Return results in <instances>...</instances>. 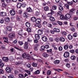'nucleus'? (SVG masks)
I'll return each mask as SVG.
<instances>
[{
	"label": "nucleus",
	"instance_id": "393cba45",
	"mask_svg": "<svg viewBox=\"0 0 78 78\" xmlns=\"http://www.w3.org/2000/svg\"><path fill=\"white\" fill-rule=\"evenodd\" d=\"M42 24L43 25V26H44V27H45V26H47V22L46 21H44L43 22Z\"/></svg>",
	"mask_w": 78,
	"mask_h": 78
},
{
	"label": "nucleus",
	"instance_id": "3c124183",
	"mask_svg": "<svg viewBox=\"0 0 78 78\" xmlns=\"http://www.w3.org/2000/svg\"><path fill=\"white\" fill-rule=\"evenodd\" d=\"M58 50L59 51H62V47L61 46H60L58 48Z\"/></svg>",
	"mask_w": 78,
	"mask_h": 78
},
{
	"label": "nucleus",
	"instance_id": "58836bf2",
	"mask_svg": "<svg viewBox=\"0 0 78 78\" xmlns=\"http://www.w3.org/2000/svg\"><path fill=\"white\" fill-rule=\"evenodd\" d=\"M58 8H59V9L60 11H63V7H62L61 6H60Z\"/></svg>",
	"mask_w": 78,
	"mask_h": 78
},
{
	"label": "nucleus",
	"instance_id": "a878e982",
	"mask_svg": "<svg viewBox=\"0 0 78 78\" xmlns=\"http://www.w3.org/2000/svg\"><path fill=\"white\" fill-rule=\"evenodd\" d=\"M27 54L25 53H23L22 54V57H23V58H27Z\"/></svg>",
	"mask_w": 78,
	"mask_h": 78
},
{
	"label": "nucleus",
	"instance_id": "412c9836",
	"mask_svg": "<svg viewBox=\"0 0 78 78\" xmlns=\"http://www.w3.org/2000/svg\"><path fill=\"white\" fill-rule=\"evenodd\" d=\"M22 6V4L20 3H18L17 4V7L18 8H20Z\"/></svg>",
	"mask_w": 78,
	"mask_h": 78
},
{
	"label": "nucleus",
	"instance_id": "4c0bfd02",
	"mask_svg": "<svg viewBox=\"0 0 78 78\" xmlns=\"http://www.w3.org/2000/svg\"><path fill=\"white\" fill-rule=\"evenodd\" d=\"M18 44H19V45L21 46L23 44V43L22 41H19L18 42Z\"/></svg>",
	"mask_w": 78,
	"mask_h": 78
},
{
	"label": "nucleus",
	"instance_id": "2f4dec72",
	"mask_svg": "<svg viewBox=\"0 0 78 78\" xmlns=\"http://www.w3.org/2000/svg\"><path fill=\"white\" fill-rule=\"evenodd\" d=\"M35 26L36 27H38V28H41V24H39V23H37V24H35Z\"/></svg>",
	"mask_w": 78,
	"mask_h": 78
},
{
	"label": "nucleus",
	"instance_id": "72a5a7b5",
	"mask_svg": "<svg viewBox=\"0 0 78 78\" xmlns=\"http://www.w3.org/2000/svg\"><path fill=\"white\" fill-rule=\"evenodd\" d=\"M53 10H56L57 9V6L56 5H53L52 7Z\"/></svg>",
	"mask_w": 78,
	"mask_h": 78
},
{
	"label": "nucleus",
	"instance_id": "f257e3e1",
	"mask_svg": "<svg viewBox=\"0 0 78 78\" xmlns=\"http://www.w3.org/2000/svg\"><path fill=\"white\" fill-rule=\"evenodd\" d=\"M8 37H9L11 39H12V38H14L16 37V35L14 33H11L8 35Z\"/></svg>",
	"mask_w": 78,
	"mask_h": 78
},
{
	"label": "nucleus",
	"instance_id": "f03ea898",
	"mask_svg": "<svg viewBox=\"0 0 78 78\" xmlns=\"http://www.w3.org/2000/svg\"><path fill=\"white\" fill-rule=\"evenodd\" d=\"M28 42H25L24 44V45L23 46L24 48V49H27L28 48Z\"/></svg>",
	"mask_w": 78,
	"mask_h": 78
},
{
	"label": "nucleus",
	"instance_id": "0e129e2a",
	"mask_svg": "<svg viewBox=\"0 0 78 78\" xmlns=\"http://www.w3.org/2000/svg\"><path fill=\"white\" fill-rule=\"evenodd\" d=\"M16 19L18 21H20V17L19 16H17L16 17Z\"/></svg>",
	"mask_w": 78,
	"mask_h": 78
},
{
	"label": "nucleus",
	"instance_id": "5701e85b",
	"mask_svg": "<svg viewBox=\"0 0 78 78\" xmlns=\"http://www.w3.org/2000/svg\"><path fill=\"white\" fill-rule=\"evenodd\" d=\"M31 20L32 22H34L36 21V17H33L31 18Z\"/></svg>",
	"mask_w": 78,
	"mask_h": 78
},
{
	"label": "nucleus",
	"instance_id": "c85d7f7f",
	"mask_svg": "<svg viewBox=\"0 0 78 78\" xmlns=\"http://www.w3.org/2000/svg\"><path fill=\"white\" fill-rule=\"evenodd\" d=\"M34 73L35 75H37V74H39L40 73V71L39 70H37L34 72Z\"/></svg>",
	"mask_w": 78,
	"mask_h": 78
},
{
	"label": "nucleus",
	"instance_id": "2eb2a0df",
	"mask_svg": "<svg viewBox=\"0 0 78 78\" xmlns=\"http://www.w3.org/2000/svg\"><path fill=\"white\" fill-rule=\"evenodd\" d=\"M49 19L52 22L55 21V18L53 17H50L49 18Z\"/></svg>",
	"mask_w": 78,
	"mask_h": 78
},
{
	"label": "nucleus",
	"instance_id": "864d4df0",
	"mask_svg": "<svg viewBox=\"0 0 78 78\" xmlns=\"http://www.w3.org/2000/svg\"><path fill=\"white\" fill-rule=\"evenodd\" d=\"M10 61L12 62H15V60H14V59H10Z\"/></svg>",
	"mask_w": 78,
	"mask_h": 78
},
{
	"label": "nucleus",
	"instance_id": "338daca9",
	"mask_svg": "<svg viewBox=\"0 0 78 78\" xmlns=\"http://www.w3.org/2000/svg\"><path fill=\"white\" fill-rule=\"evenodd\" d=\"M57 22L60 25H62V23L60 21H58Z\"/></svg>",
	"mask_w": 78,
	"mask_h": 78
},
{
	"label": "nucleus",
	"instance_id": "aec40b11",
	"mask_svg": "<svg viewBox=\"0 0 78 78\" xmlns=\"http://www.w3.org/2000/svg\"><path fill=\"white\" fill-rule=\"evenodd\" d=\"M37 23H40L41 22V20L40 19H36V21H35Z\"/></svg>",
	"mask_w": 78,
	"mask_h": 78
},
{
	"label": "nucleus",
	"instance_id": "1a4fd4ad",
	"mask_svg": "<svg viewBox=\"0 0 78 78\" xmlns=\"http://www.w3.org/2000/svg\"><path fill=\"white\" fill-rule=\"evenodd\" d=\"M38 35H42L43 34L42 30H41L39 29L37 31Z\"/></svg>",
	"mask_w": 78,
	"mask_h": 78
},
{
	"label": "nucleus",
	"instance_id": "39448f33",
	"mask_svg": "<svg viewBox=\"0 0 78 78\" xmlns=\"http://www.w3.org/2000/svg\"><path fill=\"white\" fill-rule=\"evenodd\" d=\"M41 39L42 41L44 42H47V37H45V36H43L42 37Z\"/></svg>",
	"mask_w": 78,
	"mask_h": 78
},
{
	"label": "nucleus",
	"instance_id": "c756f323",
	"mask_svg": "<svg viewBox=\"0 0 78 78\" xmlns=\"http://www.w3.org/2000/svg\"><path fill=\"white\" fill-rule=\"evenodd\" d=\"M19 77L18 78H24V76L22 74H20L19 75Z\"/></svg>",
	"mask_w": 78,
	"mask_h": 78
},
{
	"label": "nucleus",
	"instance_id": "4be33fe9",
	"mask_svg": "<svg viewBox=\"0 0 78 78\" xmlns=\"http://www.w3.org/2000/svg\"><path fill=\"white\" fill-rule=\"evenodd\" d=\"M42 56L45 58H47L48 56V55L46 53H44L42 54Z\"/></svg>",
	"mask_w": 78,
	"mask_h": 78
},
{
	"label": "nucleus",
	"instance_id": "423d86ee",
	"mask_svg": "<svg viewBox=\"0 0 78 78\" xmlns=\"http://www.w3.org/2000/svg\"><path fill=\"white\" fill-rule=\"evenodd\" d=\"M71 15H72V14H69V13H67L65 15V17L66 18L69 19L71 18Z\"/></svg>",
	"mask_w": 78,
	"mask_h": 78
},
{
	"label": "nucleus",
	"instance_id": "9b49d317",
	"mask_svg": "<svg viewBox=\"0 0 78 78\" xmlns=\"http://www.w3.org/2000/svg\"><path fill=\"white\" fill-rule=\"evenodd\" d=\"M60 63V61L58 60H56L54 62V63L56 65H58Z\"/></svg>",
	"mask_w": 78,
	"mask_h": 78
},
{
	"label": "nucleus",
	"instance_id": "09e8293b",
	"mask_svg": "<svg viewBox=\"0 0 78 78\" xmlns=\"http://www.w3.org/2000/svg\"><path fill=\"white\" fill-rule=\"evenodd\" d=\"M55 41L56 42H59V39L58 37H56L55 38Z\"/></svg>",
	"mask_w": 78,
	"mask_h": 78
},
{
	"label": "nucleus",
	"instance_id": "0eeeda50",
	"mask_svg": "<svg viewBox=\"0 0 78 78\" xmlns=\"http://www.w3.org/2000/svg\"><path fill=\"white\" fill-rule=\"evenodd\" d=\"M5 70L8 73H10L11 72V68L9 67H7L5 69Z\"/></svg>",
	"mask_w": 78,
	"mask_h": 78
},
{
	"label": "nucleus",
	"instance_id": "6e6d98bb",
	"mask_svg": "<svg viewBox=\"0 0 78 78\" xmlns=\"http://www.w3.org/2000/svg\"><path fill=\"white\" fill-rule=\"evenodd\" d=\"M52 16V14H51V13H49L47 14V16L48 17H50V16Z\"/></svg>",
	"mask_w": 78,
	"mask_h": 78
},
{
	"label": "nucleus",
	"instance_id": "bb28decb",
	"mask_svg": "<svg viewBox=\"0 0 78 78\" xmlns=\"http://www.w3.org/2000/svg\"><path fill=\"white\" fill-rule=\"evenodd\" d=\"M10 20V18H9V17L5 18V21L6 22H9Z\"/></svg>",
	"mask_w": 78,
	"mask_h": 78
},
{
	"label": "nucleus",
	"instance_id": "69168bd1",
	"mask_svg": "<svg viewBox=\"0 0 78 78\" xmlns=\"http://www.w3.org/2000/svg\"><path fill=\"white\" fill-rule=\"evenodd\" d=\"M5 2L7 3H11V0H5Z\"/></svg>",
	"mask_w": 78,
	"mask_h": 78
},
{
	"label": "nucleus",
	"instance_id": "7c9ffc66",
	"mask_svg": "<svg viewBox=\"0 0 78 78\" xmlns=\"http://www.w3.org/2000/svg\"><path fill=\"white\" fill-rule=\"evenodd\" d=\"M25 72H26L27 73V74H28V75L31 74V72H30V71L28 70H25Z\"/></svg>",
	"mask_w": 78,
	"mask_h": 78
},
{
	"label": "nucleus",
	"instance_id": "6ab92c4d",
	"mask_svg": "<svg viewBox=\"0 0 78 78\" xmlns=\"http://www.w3.org/2000/svg\"><path fill=\"white\" fill-rule=\"evenodd\" d=\"M6 29L8 31H11V30H12V27L9 26H8L6 27Z\"/></svg>",
	"mask_w": 78,
	"mask_h": 78
},
{
	"label": "nucleus",
	"instance_id": "de8ad7c7",
	"mask_svg": "<svg viewBox=\"0 0 78 78\" xmlns=\"http://www.w3.org/2000/svg\"><path fill=\"white\" fill-rule=\"evenodd\" d=\"M0 73L1 74H3L4 73V71L3 70L0 69Z\"/></svg>",
	"mask_w": 78,
	"mask_h": 78
},
{
	"label": "nucleus",
	"instance_id": "473e14b6",
	"mask_svg": "<svg viewBox=\"0 0 78 78\" xmlns=\"http://www.w3.org/2000/svg\"><path fill=\"white\" fill-rule=\"evenodd\" d=\"M45 46H42L41 47V51H44V50H45Z\"/></svg>",
	"mask_w": 78,
	"mask_h": 78
},
{
	"label": "nucleus",
	"instance_id": "49530a36",
	"mask_svg": "<svg viewBox=\"0 0 78 78\" xmlns=\"http://www.w3.org/2000/svg\"><path fill=\"white\" fill-rule=\"evenodd\" d=\"M2 60L5 62H8L9 61V59H2Z\"/></svg>",
	"mask_w": 78,
	"mask_h": 78
},
{
	"label": "nucleus",
	"instance_id": "052dcab7",
	"mask_svg": "<svg viewBox=\"0 0 78 78\" xmlns=\"http://www.w3.org/2000/svg\"><path fill=\"white\" fill-rule=\"evenodd\" d=\"M34 50L35 51H37L38 50V48H37V47L35 46L34 47Z\"/></svg>",
	"mask_w": 78,
	"mask_h": 78
},
{
	"label": "nucleus",
	"instance_id": "ddd939ff",
	"mask_svg": "<svg viewBox=\"0 0 78 78\" xmlns=\"http://www.w3.org/2000/svg\"><path fill=\"white\" fill-rule=\"evenodd\" d=\"M44 10L46 11H49V7L48 6H45L44 8Z\"/></svg>",
	"mask_w": 78,
	"mask_h": 78
},
{
	"label": "nucleus",
	"instance_id": "bf43d9fd",
	"mask_svg": "<svg viewBox=\"0 0 78 78\" xmlns=\"http://www.w3.org/2000/svg\"><path fill=\"white\" fill-rule=\"evenodd\" d=\"M67 4H69V5H73V2H67Z\"/></svg>",
	"mask_w": 78,
	"mask_h": 78
},
{
	"label": "nucleus",
	"instance_id": "79ce46f5",
	"mask_svg": "<svg viewBox=\"0 0 78 78\" xmlns=\"http://www.w3.org/2000/svg\"><path fill=\"white\" fill-rule=\"evenodd\" d=\"M4 66V64L3 63H0V67L1 68H2Z\"/></svg>",
	"mask_w": 78,
	"mask_h": 78
},
{
	"label": "nucleus",
	"instance_id": "c03bdc74",
	"mask_svg": "<svg viewBox=\"0 0 78 78\" xmlns=\"http://www.w3.org/2000/svg\"><path fill=\"white\" fill-rule=\"evenodd\" d=\"M2 5L3 8H6V7H7V5L6 4H5L4 3H2Z\"/></svg>",
	"mask_w": 78,
	"mask_h": 78
},
{
	"label": "nucleus",
	"instance_id": "5fc2aeb1",
	"mask_svg": "<svg viewBox=\"0 0 78 78\" xmlns=\"http://www.w3.org/2000/svg\"><path fill=\"white\" fill-rule=\"evenodd\" d=\"M48 27H49V28H51V26H52V25H51V23H49L48 24Z\"/></svg>",
	"mask_w": 78,
	"mask_h": 78
},
{
	"label": "nucleus",
	"instance_id": "b1692460",
	"mask_svg": "<svg viewBox=\"0 0 78 78\" xmlns=\"http://www.w3.org/2000/svg\"><path fill=\"white\" fill-rule=\"evenodd\" d=\"M60 41L61 42H64L65 41V38L62 37L60 38Z\"/></svg>",
	"mask_w": 78,
	"mask_h": 78
},
{
	"label": "nucleus",
	"instance_id": "774afa93",
	"mask_svg": "<svg viewBox=\"0 0 78 78\" xmlns=\"http://www.w3.org/2000/svg\"><path fill=\"white\" fill-rule=\"evenodd\" d=\"M44 47L45 48H49V45H45V46H44Z\"/></svg>",
	"mask_w": 78,
	"mask_h": 78
},
{
	"label": "nucleus",
	"instance_id": "20e7f679",
	"mask_svg": "<svg viewBox=\"0 0 78 78\" xmlns=\"http://www.w3.org/2000/svg\"><path fill=\"white\" fill-rule=\"evenodd\" d=\"M10 13L12 16H14L16 14V12L14 10H11L10 11Z\"/></svg>",
	"mask_w": 78,
	"mask_h": 78
},
{
	"label": "nucleus",
	"instance_id": "37998d69",
	"mask_svg": "<svg viewBox=\"0 0 78 78\" xmlns=\"http://www.w3.org/2000/svg\"><path fill=\"white\" fill-rule=\"evenodd\" d=\"M27 31L28 32V33H30L31 31V29L30 28H27Z\"/></svg>",
	"mask_w": 78,
	"mask_h": 78
},
{
	"label": "nucleus",
	"instance_id": "e433bc0d",
	"mask_svg": "<svg viewBox=\"0 0 78 78\" xmlns=\"http://www.w3.org/2000/svg\"><path fill=\"white\" fill-rule=\"evenodd\" d=\"M32 65L33 67H37V64L36 63H33Z\"/></svg>",
	"mask_w": 78,
	"mask_h": 78
},
{
	"label": "nucleus",
	"instance_id": "7ed1b4c3",
	"mask_svg": "<svg viewBox=\"0 0 78 78\" xmlns=\"http://www.w3.org/2000/svg\"><path fill=\"white\" fill-rule=\"evenodd\" d=\"M63 56L64 57H65V58H68V57L69 56V52L68 51L65 52L63 55Z\"/></svg>",
	"mask_w": 78,
	"mask_h": 78
},
{
	"label": "nucleus",
	"instance_id": "f8f14e48",
	"mask_svg": "<svg viewBox=\"0 0 78 78\" xmlns=\"http://www.w3.org/2000/svg\"><path fill=\"white\" fill-rule=\"evenodd\" d=\"M35 37L36 39L39 40L40 39V36L37 34H35Z\"/></svg>",
	"mask_w": 78,
	"mask_h": 78
},
{
	"label": "nucleus",
	"instance_id": "6e6552de",
	"mask_svg": "<svg viewBox=\"0 0 78 78\" xmlns=\"http://www.w3.org/2000/svg\"><path fill=\"white\" fill-rule=\"evenodd\" d=\"M53 30L54 32H55V33H59V32H60V30L59 29L54 28Z\"/></svg>",
	"mask_w": 78,
	"mask_h": 78
},
{
	"label": "nucleus",
	"instance_id": "cd10ccee",
	"mask_svg": "<svg viewBox=\"0 0 78 78\" xmlns=\"http://www.w3.org/2000/svg\"><path fill=\"white\" fill-rule=\"evenodd\" d=\"M64 48L65 49V50H67V49L69 48V45H68V44L65 45L64 46Z\"/></svg>",
	"mask_w": 78,
	"mask_h": 78
},
{
	"label": "nucleus",
	"instance_id": "a211bd4d",
	"mask_svg": "<svg viewBox=\"0 0 78 78\" xmlns=\"http://www.w3.org/2000/svg\"><path fill=\"white\" fill-rule=\"evenodd\" d=\"M27 12H31L32 11V9L30 8L29 7L27 8Z\"/></svg>",
	"mask_w": 78,
	"mask_h": 78
},
{
	"label": "nucleus",
	"instance_id": "13d9d810",
	"mask_svg": "<svg viewBox=\"0 0 78 78\" xmlns=\"http://www.w3.org/2000/svg\"><path fill=\"white\" fill-rule=\"evenodd\" d=\"M27 67H28V68H30L31 67V64H30V63H29L27 65Z\"/></svg>",
	"mask_w": 78,
	"mask_h": 78
},
{
	"label": "nucleus",
	"instance_id": "ea45409f",
	"mask_svg": "<svg viewBox=\"0 0 78 78\" xmlns=\"http://www.w3.org/2000/svg\"><path fill=\"white\" fill-rule=\"evenodd\" d=\"M78 36V34L76 33H74L73 35V37H77V36Z\"/></svg>",
	"mask_w": 78,
	"mask_h": 78
},
{
	"label": "nucleus",
	"instance_id": "8fccbe9b",
	"mask_svg": "<svg viewBox=\"0 0 78 78\" xmlns=\"http://www.w3.org/2000/svg\"><path fill=\"white\" fill-rule=\"evenodd\" d=\"M4 22V20H3V19H2L0 20V23H3Z\"/></svg>",
	"mask_w": 78,
	"mask_h": 78
},
{
	"label": "nucleus",
	"instance_id": "f704fd0d",
	"mask_svg": "<svg viewBox=\"0 0 78 78\" xmlns=\"http://www.w3.org/2000/svg\"><path fill=\"white\" fill-rule=\"evenodd\" d=\"M51 73V71H50V70H48L47 71V74L48 75H50Z\"/></svg>",
	"mask_w": 78,
	"mask_h": 78
},
{
	"label": "nucleus",
	"instance_id": "9d476101",
	"mask_svg": "<svg viewBox=\"0 0 78 78\" xmlns=\"http://www.w3.org/2000/svg\"><path fill=\"white\" fill-rule=\"evenodd\" d=\"M0 15L1 16H6V13L2 12L0 13Z\"/></svg>",
	"mask_w": 78,
	"mask_h": 78
},
{
	"label": "nucleus",
	"instance_id": "f3484780",
	"mask_svg": "<svg viewBox=\"0 0 78 78\" xmlns=\"http://www.w3.org/2000/svg\"><path fill=\"white\" fill-rule=\"evenodd\" d=\"M75 10V9H73L71 10H70V11L69 12V13L70 14H73V12Z\"/></svg>",
	"mask_w": 78,
	"mask_h": 78
},
{
	"label": "nucleus",
	"instance_id": "dca6fc26",
	"mask_svg": "<svg viewBox=\"0 0 78 78\" xmlns=\"http://www.w3.org/2000/svg\"><path fill=\"white\" fill-rule=\"evenodd\" d=\"M68 38L69 40H72L73 38V37L71 34H69L68 36Z\"/></svg>",
	"mask_w": 78,
	"mask_h": 78
},
{
	"label": "nucleus",
	"instance_id": "a19ab883",
	"mask_svg": "<svg viewBox=\"0 0 78 78\" xmlns=\"http://www.w3.org/2000/svg\"><path fill=\"white\" fill-rule=\"evenodd\" d=\"M49 40L50 42H53V38L52 37H50L49 39Z\"/></svg>",
	"mask_w": 78,
	"mask_h": 78
},
{
	"label": "nucleus",
	"instance_id": "e2e57ef3",
	"mask_svg": "<svg viewBox=\"0 0 78 78\" xmlns=\"http://www.w3.org/2000/svg\"><path fill=\"white\" fill-rule=\"evenodd\" d=\"M71 59H75L76 57L74 55H73L71 56L70 57Z\"/></svg>",
	"mask_w": 78,
	"mask_h": 78
},
{
	"label": "nucleus",
	"instance_id": "c9c22d12",
	"mask_svg": "<svg viewBox=\"0 0 78 78\" xmlns=\"http://www.w3.org/2000/svg\"><path fill=\"white\" fill-rule=\"evenodd\" d=\"M60 18L61 20H63V19L65 18V16L62 15H61L60 16Z\"/></svg>",
	"mask_w": 78,
	"mask_h": 78
},
{
	"label": "nucleus",
	"instance_id": "680f3d73",
	"mask_svg": "<svg viewBox=\"0 0 78 78\" xmlns=\"http://www.w3.org/2000/svg\"><path fill=\"white\" fill-rule=\"evenodd\" d=\"M65 5L66 6V7L67 8V9H69V5H67V4H65Z\"/></svg>",
	"mask_w": 78,
	"mask_h": 78
},
{
	"label": "nucleus",
	"instance_id": "4d7b16f0",
	"mask_svg": "<svg viewBox=\"0 0 78 78\" xmlns=\"http://www.w3.org/2000/svg\"><path fill=\"white\" fill-rule=\"evenodd\" d=\"M22 7H23V8H25L26 7V4L25 3H23L22 5Z\"/></svg>",
	"mask_w": 78,
	"mask_h": 78
},
{
	"label": "nucleus",
	"instance_id": "a18cd8bd",
	"mask_svg": "<svg viewBox=\"0 0 78 78\" xmlns=\"http://www.w3.org/2000/svg\"><path fill=\"white\" fill-rule=\"evenodd\" d=\"M66 66L68 68H70V65L69 63H67L66 64Z\"/></svg>",
	"mask_w": 78,
	"mask_h": 78
},
{
	"label": "nucleus",
	"instance_id": "4468645a",
	"mask_svg": "<svg viewBox=\"0 0 78 78\" xmlns=\"http://www.w3.org/2000/svg\"><path fill=\"white\" fill-rule=\"evenodd\" d=\"M26 26L27 27L29 28L30 27V23L29 22H27L25 23Z\"/></svg>",
	"mask_w": 78,
	"mask_h": 78
},
{
	"label": "nucleus",
	"instance_id": "603ef678",
	"mask_svg": "<svg viewBox=\"0 0 78 78\" xmlns=\"http://www.w3.org/2000/svg\"><path fill=\"white\" fill-rule=\"evenodd\" d=\"M70 52L71 53H75V51L73 49L71 50L70 51Z\"/></svg>",
	"mask_w": 78,
	"mask_h": 78
}]
</instances>
